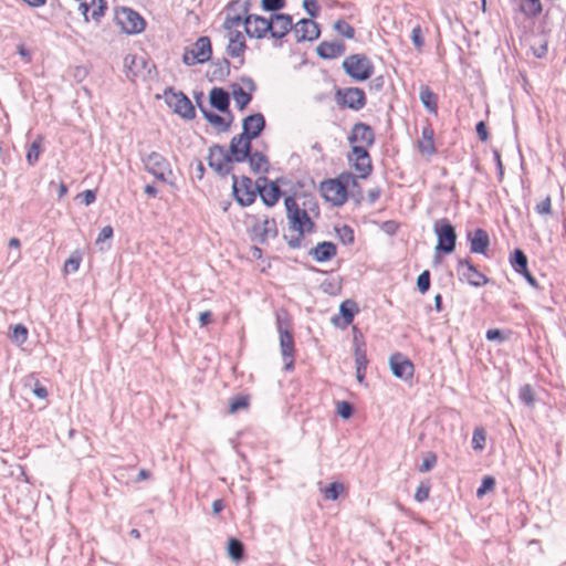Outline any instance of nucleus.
I'll use <instances>...</instances> for the list:
<instances>
[{
    "mask_svg": "<svg viewBox=\"0 0 566 566\" xmlns=\"http://www.w3.org/2000/svg\"><path fill=\"white\" fill-rule=\"evenodd\" d=\"M284 206L286 210V217L290 223V229L297 232V235L295 237L289 238L287 235H284V240H286L287 245L291 249H300L302 247V241L304 239L305 233L313 232L315 223L310 218L307 211L298 207L294 196L285 197Z\"/></svg>",
    "mask_w": 566,
    "mask_h": 566,
    "instance_id": "f257e3e1",
    "label": "nucleus"
},
{
    "mask_svg": "<svg viewBox=\"0 0 566 566\" xmlns=\"http://www.w3.org/2000/svg\"><path fill=\"white\" fill-rule=\"evenodd\" d=\"M433 232L437 235V253L451 254L457 247V232L454 226L447 218L433 222Z\"/></svg>",
    "mask_w": 566,
    "mask_h": 566,
    "instance_id": "f03ea898",
    "label": "nucleus"
},
{
    "mask_svg": "<svg viewBox=\"0 0 566 566\" xmlns=\"http://www.w3.org/2000/svg\"><path fill=\"white\" fill-rule=\"evenodd\" d=\"M342 67L347 76L357 82L368 80L375 71V66L370 59L361 53L348 55L343 61Z\"/></svg>",
    "mask_w": 566,
    "mask_h": 566,
    "instance_id": "7ed1b4c3",
    "label": "nucleus"
},
{
    "mask_svg": "<svg viewBox=\"0 0 566 566\" xmlns=\"http://www.w3.org/2000/svg\"><path fill=\"white\" fill-rule=\"evenodd\" d=\"M165 102L174 113L184 119H193L196 109L189 97L181 91H175L174 87H167L164 92Z\"/></svg>",
    "mask_w": 566,
    "mask_h": 566,
    "instance_id": "20e7f679",
    "label": "nucleus"
},
{
    "mask_svg": "<svg viewBox=\"0 0 566 566\" xmlns=\"http://www.w3.org/2000/svg\"><path fill=\"white\" fill-rule=\"evenodd\" d=\"M212 46L208 36H200L190 46L185 48L182 62L192 66L195 64H203L211 60Z\"/></svg>",
    "mask_w": 566,
    "mask_h": 566,
    "instance_id": "39448f33",
    "label": "nucleus"
},
{
    "mask_svg": "<svg viewBox=\"0 0 566 566\" xmlns=\"http://www.w3.org/2000/svg\"><path fill=\"white\" fill-rule=\"evenodd\" d=\"M232 179V193L241 207L251 206L256 198V181L253 182L252 179L248 176H242L239 178L237 175H231Z\"/></svg>",
    "mask_w": 566,
    "mask_h": 566,
    "instance_id": "423d86ee",
    "label": "nucleus"
},
{
    "mask_svg": "<svg viewBox=\"0 0 566 566\" xmlns=\"http://www.w3.org/2000/svg\"><path fill=\"white\" fill-rule=\"evenodd\" d=\"M207 161L208 166L221 178L227 177L233 170L234 160L229 156V151L219 144H213L209 148Z\"/></svg>",
    "mask_w": 566,
    "mask_h": 566,
    "instance_id": "0eeeda50",
    "label": "nucleus"
},
{
    "mask_svg": "<svg viewBox=\"0 0 566 566\" xmlns=\"http://www.w3.org/2000/svg\"><path fill=\"white\" fill-rule=\"evenodd\" d=\"M116 23L126 34H138L145 30L144 18L132 8L120 7L115 11Z\"/></svg>",
    "mask_w": 566,
    "mask_h": 566,
    "instance_id": "6e6552de",
    "label": "nucleus"
},
{
    "mask_svg": "<svg viewBox=\"0 0 566 566\" xmlns=\"http://www.w3.org/2000/svg\"><path fill=\"white\" fill-rule=\"evenodd\" d=\"M346 158L350 167L357 171L359 178L366 179L371 174V157L363 145H353Z\"/></svg>",
    "mask_w": 566,
    "mask_h": 566,
    "instance_id": "1a4fd4ad",
    "label": "nucleus"
},
{
    "mask_svg": "<svg viewBox=\"0 0 566 566\" xmlns=\"http://www.w3.org/2000/svg\"><path fill=\"white\" fill-rule=\"evenodd\" d=\"M335 101L339 107H347L353 111H360L367 104L366 94L359 87L337 88Z\"/></svg>",
    "mask_w": 566,
    "mask_h": 566,
    "instance_id": "9d476101",
    "label": "nucleus"
},
{
    "mask_svg": "<svg viewBox=\"0 0 566 566\" xmlns=\"http://www.w3.org/2000/svg\"><path fill=\"white\" fill-rule=\"evenodd\" d=\"M143 163L145 169L159 181L167 182V175H172L169 161L157 151L144 157Z\"/></svg>",
    "mask_w": 566,
    "mask_h": 566,
    "instance_id": "9b49d317",
    "label": "nucleus"
},
{
    "mask_svg": "<svg viewBox=\"0 0 566 566\" xmlns=\"http://www.w3.org/2000/svg\"><path fill=\"white\" fill-rule=\"evenodd\" d=\"M460 281H467L474 287L489 283V277L479 272L470 259H460L457 265Z\"/></svg>",
    "mask_w": 566,
    "mask_h": 566,
    "instance_id": "f8f14e48",
    "label": "nucleus"
},
{
    "mask_svg": "<svg viewBox=\"0 0 566 566\" xmlns=\"http://www.w3.org/2000/svg\"><path fill=\"white\" fill-rule=\"evenodd\" d=\"M276 325L280 334L281 354H293L294 339L290 317L286 312L276 313Z\"/></svg>",
    "mask_w": 566,
    "mask_h": 566,
    "instance_id": "ddd939ff",
    "label": "nucleus"
},
{
    "mask_svg": "<svg viewBox=\"0 0 566 566\" xmlns=\"http://www.w3.org/2000/svg\"><path fill=\"white\" fill-rule=\"evenodd\" d=\"M256 196L261 198L266 207L275 206L284 193L277 187L276 182H270V179L265 176H261L256 179Z\"/></svg>",
    "mask_w": 566,
    "mask_h": 566,
    "instance_id": "4468645a",
    "label": "nucleus"
},
{
    "mask_svg": "<svg viewBox=\"0 0 566 566\" xmlns=\"http://www.w3.org/2000/svg\"><path fill=\"white\" fill-rule=\"evenodd\" d=\"M389 368L396 378L412 384L415 365L408 356H389Z\"/></svg>",
    "mask_w": 566,
    "mask_h": 566,
    "instance_id": "2eb2a0df",
    "label": "nucleus"
},
{
    "mask_svg": "<svg viewBox=\"0 0 566 566\" xmlns=\"http://www.w3.org/2000/svg\"><path fill=\"white\" fill-rule=\"evenodd\" d=\"M270 19L259 14L247 15L243 18L245 34L251 39H263L270 34Z\"/></svg>",
    "mask_w": 566,
    "mask_h": 566,
    "instance_id": "dca6fc26",
    "label": "nucleus"
},
{
    "mask_svg": "<svg viewBox=\"0 0 566 566\" xmlns=\"http://www.w3.org/2000/svg\"><path fill=\"white\" fill-rule=\"evenodd\" d=\"M270 21V36L275 41H280L290 32H293L294 23L291 14L273 13Z\"/></svg>",
    "mask_w": 566,
    "mask_h": 566,
    "instance_id": "f3484780",
    "label": "nucleus"
},
{
    "mask_svg": "<svg viewBox=\"0 0 566 566\" xmlns=\"http://www.w3.org/2000/svg\"><path fill=\"white\" fill-rule=\"evenodd\" d=\"M293 34L297 43L312 42L319 38L321 27L314 20L303 18L294 24Z\"/></svg>",
    "mask_w": 566,
    "mask_h": 566,
    "instance_id": "a211bd4d",
    "label": "nucleus"
},
{
    "mask_svg": "<svg viewBox=\"0 0 566 566\" xmlns=\"http://www.w3.org/2000/svg\"><path fill=\"white\" fill-rule=\"evenodd\" d=\"M265 118L261 113L248 115L242 120V133L238 134V140L242 138H250L254 140L258 138L265 128Z\"/></svg>",
    "mask_w": 566,
    "mask_h": 566,
    "instance_id": "6ab92c4d",
    "label": "nucleus"
},
{
    "mask_svg": "<svg viewBox=\"0 0 566 566\" xmlns=\"http://www.w3.org/2000/svg\"><path fill=\"white\" fill-rule=\"evenodd\" d=\"M319 190L325 200L329 201L335 207L343 206L348 199L347 191L333 179L322 181Z\"/></svg>",
    "mask_w": 566,
    "mask_h": 566,
    "instance_id": "aec40b11",
    "label": "nucleus"
},
{
    "mask_svg": "<svg viewBox=\"0 0 566 566\" xmlns=\"http://www.w3.org/2000/svg\"><path fill=\"white\" fill-rule=\"evenodd\" d=\"M375 139L376 137L374 129L368 124L363 122L355 123L348 135V143L352 146L360 143L365 145L364 147L368 148L375 144Z\"/></svg>",
    "mask_w": 566,
    "mask_h": 566,
    "instance_id": "412c9836",
    "label": "nucleus"
},
{
    "mask_svg": "<svg viewBox=\"0 0 566 566\" xmlns=\"http://www.w3.org/2000/svg\"><path fill=\"white\" fill-rule=\"evenodd\" d=\"M229 156L234 163H244L250 157L252 150V139L242 138L238 140V135L233 136L229 145Z\"/></svg>",
    "mask_w": 566,
    "mask_h": 566,
    "instance_id": "4be33fe9",
    "label": "nucleus"
},
{
    "mask_svg": "<svg viewBox=\"0 0 566 566\" xmlns=\"http://www.w3.org/2000/svg\"><path fill=\"white\" fill-rule=\"evenodd\" d=\"M467 239L470 243V252L485 254L490 245L489 233L481 228L468 231Z\"/></svg>",
    "mask_w": 566,
    "mask_h": 566,
    "instance_id": "5701e85b",
    "label": "nucleus"
},
{
    "mask_svg": "<svg viewBox=\"0 0 566 566\" xmlns=\"http://www.w3.org/2000/svg\"><path fill=\"white\" fill-rule=\"evenodd\" d=\"M346 51V45L338 40L323 41L316 46V54L323 60H334L343 55Z\"/></svg>",
    "mask_w": 566,
    "mask_h": 566,
    "instance_id": "b1692460",
    "label": "nucleus"
},
{
    "mask_svg": "<svg viewBox=\"0 0 566 566\" xmlns=\"http://www.w3.org/2000/svg\"><path fill=\"white\" fill-rule=\"evenodd\" d=\"M209 103L212 108L223 113L232 114L230 111V95L222 87H213L209 92Z\"/></svg>",
    "mask_w": 566,
    "mask_h": 566,
    "instance_id": "393cba45",
    "label": "nucleus"
},
{
    "mask_svg": "<svg viewBox=\"0 0 566 566\" xmlns=\"http://www.w3.org/2000/svg\"><path fill=\"white\" fill-rule=\"evenodd\" d=\"M231 63L227 57L212 61L211 69L207 72L209 82H222L230 75Z\"/></svg>",
    "mask_w": 566,
    "mask_h": 566,
    "instance_id": "a878e982",
    "label": "nucleus"
},
{
    "mask_svg": "<svg viewBox=\"0 0 566 566\" xmlns=\"http://www.w3.org/2000/svg\"><path fill=\"white\" fill-rule=\"evenodd\" d=\"M198 107H199L200 112L202 113L205 119L212 126L217 127L220 133H226L229 130V128L233 122V118H234L233 114H229L230 120H227L226 117H223L212 111L207 109L202 103H199Z\"/></svg>",
    "mask_w": 566,
    "mask_h": 566,
    "instance_id": "bb28decb",
    "label": "nucleus"
},
{
    "mask_svg": "<svg viewBox=\"0 0 566 566\" xmlns=\"http://www.w3.org/2000/svg\"><path fill=\"white\" fill-rule=\"evenodd\" d=\"M336 253L337 247L331 241H322L310 251V255H312L313 259L319 263L332 260Z\"/></svg>",
    "mask_w": 566,
    "mask_h": 566,
    "instance_id": "cd10ccee",
    "label": "nucleus"
},
{
    "mask_svg": "<svg viewBox=\"0 0 566 566\" xmlns=\"http://www.w3.org/2000/svg\"><path fill=\"white\" fill-rule=\"evenodd\" d=\"M252 231L258 237V242L264 244L269 238L277 237V226L274 219L265 218L263 224H254Z\"/></svg>",
    "mask_w": 566,
    "mask_h": 566,
    "instance_id": "c85d7f7f",
    "label": "nucleus"
},
{
    "mask_svg": "<svg viewBox=\"0 0 566 566\" xmlns=\"http://www.w3.org/2000/svg\"><path fill=\"white\" fill-rule=\"evenodd\" d=\"M245 49L247 44L242 32L238 30L231 31L227 54L231 57H242Z\"/></svg>",
    "mask_w": 566,
    "mask_h": 566,
    "instance_id": "c756f323",
    "label": "nucleus"
},
{
    "mask_svg": "<svg viewBox=\"0 0 566 566\" xmlns=\"http://www.w3.org/2000/svg\"><path fill=\"white\" fill-rule=\"evenodd\" d=\"M250 169L253 174H266L270 169V161L268 157L261 151H252L250 157L247 158Z\"/></svg>",
    "mask_w": 566,
    "mask_h": 566,
    "instance_id": "7c9ffc66",
    "label": "nucleus"
},
{
    "mask_svg": "<svg viewBox=\"0 0 566 566\" xmlns=\"http://www.w3.org/2000/svg\"><path fill=\"white\" fill-rule=\"evenodd\" d=\"M419 98L423 107L431 114L438 112V95L427 85H422L419 92Z\"/></svg>",
    "mask_w": 566,
    "mask_h": 566,
    "instance_id": "2f4dec72",
    "label": "nucleus"
},
{
    "mask_svg": "<svg viewBox=\"0 0 566 566\" xmlns=\"http://www.w3.org/2000/svg\"><path fill=\"white\" fill-rule=\"evenodd\" d=\"M227 554L229 558L235 563H240L245 558V546L237 537H230L227 543Z\"/></svg>",
    "mask_w": 566,
    "mask_h": 566,
    "instance_id": "473e14b6",
    "label": "nucleus"
},
{
    "mask_svg": "<svg viewBox=\"0 0 566 566\" xmlns=\"http://www.w3.org/2000/svg\"><path fill=\"white\" fill-rule=\"evenodd\" d=\"M418 148L422 154L432 155L436 153L433 130L429 126L422 128L421 139L418 142Z\"/></svg>",
    "mask_w": 566,
    "mask_h": 566,
    "instance_id": "72a5a7b5",
    "label": "nucleus"
},
{
    "mask_svg": "<svg viewBox=\"0 0 566 566\" xmlns=\"http://www.w3.org/2000/svg\"><path fill=\"white\" fill-rule=\"evenodd\" d=\"M232 96L240 111H243L252 101V93H247L239 84L231 85Z\"/></svg>",
    "mask_w": 566,
    "mask_h": 566,
    "instance_id": "f704fd0d",
    "label": "nucleus"
},
{
    "mask_svg": "<svg viewBox=\"0 0 566 566\" xmlns=\"http://www.w3.org/2000/svg\"><path fill=\"white\" fill-rule=\"evenodd\" d=\"M510 263L515 272L518 274L521 272H526V269H528V259L523 250L515 249L510 256Z\"/></svg>",
    "mask_w": 566,
    "mask_h": 566,
    "instance_id": "c9c22d12",
    "label": "nucleus"
},
{
    "mask_svg": "<svg viewBox=\"0 0 566 566\" xmlns=\"http://www.w3.org/2000/svg\"><path fill=\"white\" fill-rule=\"evenodd\" d=\"M358 178V175H354L350 171H344L333 180L339 184V186H343L344 190L348 192V188H357L360 191Z\"/></svg>",
    "mask_w": 566,
    "mask_h": 566,
    "instance_id": "e433bc0d",
    "label": "nucleus"
},
{
    "mask_svg": "<svg viewBox=\"0 0 566 566\" xmlns=\"http://www.w3.org/2000/svg\"><path fill=\"white\" fill-rule=\"evenodd\" d=\"M521 11L530 18H536L543 11L541 0H522L520 4Z\"/></svg>",
    "mask_w": 566,
    "mask_h": 566,
    "instance_id": "4c0bfd02",
    "label": "nucleus"
},
{
    "mask_svg": "<svg viewBox=\"0 0 566 566\" xmlns=\"http://www.w3.org/2000/svg\"><path fill=\"white\" fill-rule=\"evenodd\" d=\"M239 6V1H232L229 3L227 10L228 14L226 17L223 28L227 30H232L233 28L239 27L241 23L243 24V18L241 13H235L234 15L230 14V11L234 10L235 7Z\"/></svg>",
    "mask_w": 566,
    "mask_h": 566,
    "instance_id": "58836bf2",
    "label": "nucleus"
},
{
    "mask_svg": "<svg viewBox=\"0 0 566 566\" xmlns=\"http://www.w3.org/2000/svg\"><path fill=\"white\" fill-rule=\"evenodd\" d=\"M358 312L356 302L352 300L344 301L339 306V313L345 325L353 322L355 314Z\"/></svg>",
    "mask_w": 566,
    "mask_h": 566,
    "instance_id": "ea45409f",
    "label": "nucleus"
},
{
    "mask_svg": "<svg viewBox=\"0 0 566 566\" xmlns=\"http://www.w3.org/2000/svg\"><path fill=\"white\" fill-rule=\"evenodd\" d=\"M25 386H33L32 392L38 399H46L49 391L45 386L41 385L34 373L25 378Z\"/></svg>",
    "mask_w": 566,
    "mask_h": 566,
    "instance_id": "a19ab883",
    "label": "nucleus"
},
{
    "mask_svg": "<svg viewBox=\"0 0 566 566\" xmlns=\"http://www.w3.org/2000/svg\"><path fill=\"white\" fill-rule=\"evenodd\" d=\"M368 363V356H355L356 379L359 385H363L365 387H368V384L366 382V369Z\"/></svg>",
    "mask_w": 566,
    "mask_h": 566,
    "instance_id": "79ce46f5",
    "label": "nucleus"
},
{
    "mask_svg": "<svg viewBox=\"0 0 566 566\" xmlns=\"http://www.w3.org/2000/svg\"><path fill=\"white\" fill-rule=\"evenodd\" d=\"M345 486L339 481H333L324 489L323 494L326 500L336 501L344 493Z\"/></svg>",
    "mask_w": 566,
    "mask_h": 566,
    "instance_id": "37998d69",
    "label": "nucleus"
},
{
    "mask_svg": "<svg viewBox=\"0 0 566 566\" xmlns=\"http://www.w3.org/2000/svg\"><path fill=\"white\" fill-rule=\"evenodd\" d=\"M41 144H42V137L39 136L36 139H34L29 145L25 158H27V163L30 166H34L38 163L40 154H41Z\"/></svg>",
    "mask_w": 566,
    "mask_h": 566,
    "instance_id": "c03bdc74",
    "label": "nucleus"
},
{
    "mask_svg": "<svg viewBox=\"0 0 566 566\" xmlns=\"http://www.w3.org/2000/svg\"><path fill=\"white\" fill-rule=\"evenodd\" d=\"M333 30L340 36L352 40L355 36V29L344 19H338L333 24Z\"/></svg>",
    "mask_w": 566,
    "mask_h": 566,
    "instance_id": "a18cd8bd",
    "label": "nucleus"
},
{
    "mask_svg": "<svg viewBox=\"0 0 566 566\" xmlns=\"http://www.w3.org/2000/svg\"><path fill=\"white\" fill-rule=\"evenodd\" d=\"M356 411L355 405L347 400L336 402V415L343 420L350 419Z\"/></svg>",
    "mask_w": 566,
    "mask_h": 566,
    "instance_id": "49530a36",
    "label": "nucleus"
},
{
    "mask_svg": "<svg viewBox=\"0 0 566 566\" xmlns=\"http://www.w3.org/2000/svg\"><path fill=\"white\" fill-rule=\"evenodd\" d=\"M250 405V398L247 395H237L230 398L229 412L235 413L240 410H244Z\"/></svg>",
    "mask_w": 566,
    "mask_h": 566,
    "instance_id": "de8ad7c7",
    "label": "nucleus"
},
{
    "mask_svg": "<svg viewBox=\"0 0 566 566\" xmlns=\"http://www.w3.org/2000/svg\"><path fill=\"white\" fill-rule=\"evenodd\" d=\"M486 431L483 427H476L472 434V449L481 452L485 449Z\"/></svg>",
    "mask_w": 566,
    "mask_h": 566,
    "instance_id": "09e8293b",
    "label": "nucleus"
},
{
    "mask_svg": "<svg viewBox=\"0 0 566 566\" xmlns=\"http://www.w3.org/2000/svg\"><path fill=\"white\" fill-rule=\"evenodd\" d=\"M91 4L95 6V8L92 11V15H91L92 20L96 24H99L102 18L105 15V13L108 9L107 0H91Z\"/></svg>",
    "mask_w": 566,
    "mask_h": 566,
    "instance_id": "8fccbe9b",
    "label": "nucleus"
},
{
    "mask_svg": "<svg viewBox=\"0 0 566 566\" xmlns=\"http://www.w3.org/2000/svg\"><path fill=\"white\" fill-rule=\"evenodd\" d=\"M496 480L492 475H484L481 480L480 486L476 489V497L482 499L489 492L495 489Z\"/></svg>",
    "mask_w": 566,
    "mask_h": 566,
    "instance_id": "3c124183",
    "label": "nucleus"
},
{
    "mask_svg": "<svg viewBox=\"0 0 566 566\" xmlns=\"http://www.w3.org/2000/svg\"><path fill=\"white\" fill-rule=\"evenodd\" d=\"M113 234L114 230L111 226H105L101 229L98 237L95 241V244L98 245L101 251L108 250L111 248L109 243L106 247H104V244L107 240H111L113 238Z\"/></svg>",
    "mask_w": 566,
    "mask_h": 566,
    "instance_id": "603ef678",
    "label": "nucleus"
},
{
    "mask_svg": "<svg viewBox=\"0 0 566 566\" xmlns=\"http://www.w3.org/2000/svg\"><path fill=\"white\" fill-rule=\"evenodd\" d=\"M518 399L528 407L534 406L535 397H534L533 388L530 384H525L520 387Z\"/></svg>",
    "mask_w": 566,
    "mask_h": 566,
    "instance_id": "864d4df0",
    "label": "nucleus"
},
{
    "mask_svg": "<svg viewBox=\"0 0 566 566\" xmlns=\"http://www.w3.org/2000/svg\"><path fill=\"white\" fill-rule=\"evenodd\" d=\"M430 490H431L430 480H428V479L422 480L419 483V485L415 492V496H413L415 500L419 503L427 501L429 499Z\"/></svg>",
    "mask_w": 566,
    "mask_h": 566,
    "instance_id": "5fc2aeb1",
    "label": "nucleus"
},
{
    "mask_svg": "<svg viewBox=\"0 0 566 566\" xmlns=\"http://www.w3.org/2000/svg\"><path fill=\"white\" fill-rule=\"evenodd\" d=\"M286 7V0H261L263 11L280 13L279 11Z\"/></svg>",
    "mask_w": 566,
    "mask_h": 566,
    "instance_id": "6e6d98bb",
    "label": "nucleus"
},
{
    "mask_svg": "<svg viewBox=\"0 0 566 566\" xmlns=\"http://www.w3.org/2000/svg\"><path fill=\"white\" fill-rule=\"evenodd\" d=\"M337 237L344 244H353L355 240L354 231L349 226L344 224L335 229Z\"/></svg>",
    "mask_w": 566,
    "mask_h": 566,
    "instance_id": "4d7b16f0",
    "label": "nucleus"
},
{
    "mask_svg": "<svg viewBox=\"0 0 566 566\" xmlns=\"http://www.w3.org/2000/svg\"><path fill=\"white\" fill-rule=\"evenodd\" d=\"M437 464V454L433 451H428L422 458L421 464L419 465L420 472H429Z\"/></svg>",
    "mask_w": 566,
    "mask_h": 566,
    "instance_id": "13d9d810",
    "label": "nucleus"
},
{
    "mask_svg": "<svg viewBox=\"0 0 566 566\" xmlns=\"http://www.w3.org/2000/svg\"><path fill=\"white\" fill-rule=\"evenodd\" d=\"M430 272L424 270L417 277V289L421 294H426L430 290Z\"/></svg>",
    "mask_w": 566,
    "mask_h": 566,
    "instance_id": "bf43d9fd",
    "label": "nucleus"
},
{
    "mask_svg": "<svg viewBox=\"0 0 566 566\" xmlns=\"http://www.w3.org/2000/svg\"><path fill=\"white\" fill-rule=\"evenodd\" d=\"M302 7L304 11L308 14V19L314 20L319 15L321 7L317 0H303Z\"/></svg>",
    "mask_w": 566,
    "mask_h": 566,
    "instance_id": "052dcab7",
    "label": "nucleus"
},
{
    "mask_svg": "<svg viewBox=\"0 0 566 566\" xmlns=\"http://www.w3.org/2000/svg\"><path fill=\"white\" fill-rule=\"evenodd\" d=\"M28 338V328L22 324H17L12 328L11 339L17 344H22Z\"/></svg>",
    "mask_w": 566,
    "mask_h": 566,
    "instance_id": "680f3d73",
    "label": "nucleus"
},
{
    "mask_svg": "<svg viewBox=\"0 0 566 566\" xmlns=\"http://www.w3.org/2000/svg\"><path fill=\"white\" fill-rule=\"evenodd\" d=\"M535 211L541 216H547L552 213V199L551 196H546L543 200L536 203Z\"/></svg>",
    "mask_w": 566,
    "mask_h": 566,
    "instance_id": "e2e57ef3",
    "label": "nucleus"
},
{
    "mask_svg": "<svg viewBox=\"0 0 566 566\" xmlns=\"http://www.w3.org/2000/svg\"><path fill=\"white\" fill-rule=\"evenodd\" d=\"M411 41H412L413 46L418 51H420L423 48V45H424L422 30H421V27L419 24L413 27V29L411 31Z\"/></svg>",
    "mask_w": 566,
    "mask_h": 566,
    "instance_id": "0e129e2a",
    "label": "nucleus"
},
{
    "mask_svg": "<svg viewBox=\"0 0 566 566\" xmlns=\"http://www.w3.org/2000/svg\"><path fill=\"white\" fill-rule=\"evenodd\" d=\"M80 262H81V258L80 256H71L69 258L65 263H64V270L66 272H75L78 270V266H80Z\"/></svg>",
    "mask_w": 566,
    "mask_h": 566,
    "instance_id": "69168bd1",
    "label": "nucleus"
},
{
    "mask_svg": "<svg viewBox=\"0 0 566 566\" xmlns=\"http://www.w3.org/2000/svg\"><path fill=\"white\" fill-rule=\"evenodd\" d=\"M475 130L481 142H486L489 139V132L485 122H478L475 125Z\"/></svg>",
    "mask_w": 566,
    "mask_h": 566,
    "instance_id": "338daca9",
    "label": "nucleus"
},
{
    "mask_svg": "<svg viewBox=\"0 0 566 566\" xmlns=\"http://www.w3.org/2000/svg\"><path fill=\"white\" fill-rule=\"evenodd\" d=\"M82 201L85 203V206L92 205L96 200V191L87 189L83 191L81 195Z\"/></svg>",
    "mask_w": 566,
    "mask_h": 566,
    "instance_id": "774afa93",
    "label": "nucleus"
}]
</instances>
